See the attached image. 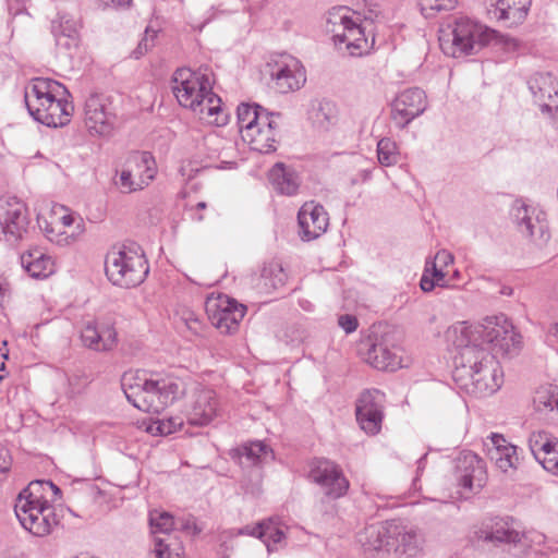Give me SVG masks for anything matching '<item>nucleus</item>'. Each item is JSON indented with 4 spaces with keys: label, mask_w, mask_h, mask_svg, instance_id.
Instances as JSON below:
<instances>
[{
    "label": "nucleus",
    "mask_w": 558,
    "mask_h": 558,
    "mask_svg": "<svg viewBox=\"0 0 558 558\" xmlns=\"http://www.w3.org/2000/svg\"><path fill=\"white\" fill-rule=\"evenodd\" d=\"M172 92L178 102L198 114L201 120L218 126L228 123L229 116L221 107L220 97L213 92L211 73L207 68L178 69L172 76Z\"/></svg>",
    "instance_id": "1"
},
{
    "label": "nucleus",
    "mask_w": 558,
    "mask_h": 558,
    "mask_svg": "<svg viewBox=\"0 0 558 558\" xmlns=\"http://www.w3.org/2000/svg\"><path fill=\"white\" fill-rule=\"evenodd\" d=\"M453 379L468 393L487 397L502 385V369L487 348H456Z\"/></svg>",
    "instance_id": "2"
},
{
    "label": "nucleus",
    "mask_w": 558,
    "mask_h": 558,
    "mask_svg": "<svg viewBox=\"0 0 558 558\" xmlns=\"http://www.w3.org/2000/svg\"><path fill=\"white\" fill-rule=\"evenodd\" d=\"M121 387L128 401L143 412L160 413L185 393V383L172 375L126 372Z\"/></svg>",
    "instance_id": "3"
},
{
    "label": "nucleus",
    "mask_w": 558,
    "mask_h": 558,
    "mask_svg": "<svg viewBox=\"0 0 558 558\" xmlns=\"http://www.w3.org/2000/svg\"><path fill=\"white\" fill-rule=\"evenodd\" d=\"M447 335L456 348H485L484 344H490L493 350L502 355H512L521 343L520 333L504 314L487 316L475 325L459 323L450 328Z\"/></svg>",
    "instance_id": "4"
},
{
    "label": "nucleus",
    "mask_w": 558,
    "mask_h": 558,
    "mask_svg": "<svg viewBox=\"0 0 558 558\" xmlns=\"http://www.w3.org/2000/svg\"><path fill=\"white\" fill-rule=\"evenodd\" d=\"M447 335L456 348H485L484 344H490L493 350L502 355H512L521 343L520 333L504 314L487 316L475 325L459 323L450 328Z\"/></svg>",
    "instance_id": "5"
},
{
    "label": "nucleus",
    "mask_w": 558,
    "mask_h": 558,
    "mask_svg": "<svg viewBox=\"0 0 558 558\" xmlns=\"http://www.w3.org/2000/svg\"><path fill=\"white\" fill-rule=\"evenodd\" d=\"M105 271L110 282L121 288H135L149 274V265L141 245L134 242L113 247L106 256Z\"/></svg>",
    "instance_id": "6"
},
{
    "label": "nucleus",
    "mask_w": 558,
    "mask_h": 558,
    "mask_svg": "<svg viewBox=\"0 0 558 558\" xmlns=\"http://www.w3.org/2000/svg\"><path fill=\"white\" fill-rule=\"evenodd\" d=\"M496 32L469 17L456 19L453 24L439 31L441 51L452 58H461L476 53L492 39Z\"/></svg>",
    "instance_id": "7"
},
{
    "label": "nucleus",
    "mask_w": 558,
    "mask_h": 558,
    "mask_svg": "<svg viewBox=\"0 0 558 558\" xmlns=\"http://www.w3.org/2000/svg\"><path fill=\"white\" fill-rule=\"evenodd\" d=\"M39 483H29L16 497L14 512L26 531L34 536L44 537L58 521L53 507L39 494Z\"/></svg>",
    "instance_id": "8"
},
{
    "label": "nucleus",
    "mask_w": 558,
    "mask_h": 558,
    "mask_svg": "<svg viewBox=\"0 0 558 558\" xmlns=\"http://www.w3.org/2000/svg\"><path fill=\"white\" fill-rule=\"evenodd\" d=\"M29 216L26 205L16 197L0 198V241L14 245L28 233Z\"/></svg>",
    "instance_id": "9"
},
{
    "label": "nucleus",
    "mask_w": 558,
    "mask_h": 558,
    "mask_svg": "<svg viewBox=\"0 0 558 558\" xmlns=\"http://www.w3.org/2000/svg\"><path fill=\"white\" fill-rule=\"evenodd\" d=\"M149 524L154 534V548L151 554L155 558H182V542L170 532L175 527L177 521L166 511H151Z\"/></svg>",
    "instance_id": "10"
},
{
    "label": "nucleus",
    "mask_w": 558,
    "mask_h": 558,
    "mask_svg": "<svg viewBox=\"0 0 558 558\" xmlns=\"http://www.w3.org/2000/svg\"><path fill=\"white\" fill-rule=\"evenodd\" d=\"M511 219L520 233L539 244L550 239L546 214L522 201H514L511 206Z\"/></svg>",
    "instance_id": "11"
},
{
    "label": "nucleus",
    "mask_w": 558,
    "mask_h": 558,
    "mask_svg": "<svg viewBox=\"0 0 558 558\" xmlns=\"http://www.w3.org/2000/svg\"><path fill=\"white\" fill-rule=\"evenodd\" d=\"M308 478L317 484L329 499H339L349 489V481L341 468L328 459L313 460L310 465Z\"/></svg>",
    "instance_id": "12"
},
{
    "label": "nucleus",
    "mask_w": 558,
    "mask_h": 558,
    "mask_svg": "<svg viewBox=\"0 0 558 558\" xmlns=\"http://www.w3.org/2000/svg\"><path fill=\"white\" fill-rule=\"evenodd\" d=\"M116 118L108 97L100 94H92L85 100L84 123L89 134L109 136L114 129Z\"/></svg>",
    "instance_id": "13"
},
{
    "label": "nucleus",
    "mask_w": 558,
    "mask_h": 558,
    "mask_svg": "<svg viewBox=\"0 0 558 558\" xmlns=\"http://www.w3.org/2000/svg\"><path fill=\"white\" fill-rule=\"evenodd\" d=\"M401 348L395 342L393 336L384 333L379 338L369 339L366 362L379 371L395 372L402 367Z\"/></svg>",
    "instance_id": "14"
},
{
    "label": "nucleus",
    "mask_w": 558,
    "mask_h": 558,
    "mask_svg": "<svg viewBox=\"0 0 558 558\" xmlns=\"http://www.w3.org/2000/svg\"><path fill=\"white\" fill-rule=\"evenodd\" d=\"M61 89L62 94L68 95V90L64 86L54 80L46 77L32 80L31 84L25 89L24 100L34 120L37 122L41 120V110L45 109L47 111L48 104L53 97L60 95Z\"/></svg>",
    "instance_id": "15"
},
{
    "label": "nucleus",
    "mask_w": 558,
    "mask_h": 558,
    "mask_svg": "<svg viewBox=\"0 0 558 558\" xmlns=\"http://www.w3.org/2000/svg\"><path fill=\"white\" fill-rule=\"evenodd\" d=\"M427 108L426 95L418 87L401 92L391 104V119L399 129H404Z\"/></svg>",
    "instance_id": "16"
},
{
    "label": "nucleus",
    "mask_w": 558,
    "mask_h": 558,
    "mask_svg": "<svg viewBox=\"0 0 558 558\" xmlns=\"http://www.w3.org/2000/svg\"><path fill=\"white\" fill-rule=\"evenodd\" d=\"M207 312L214 326L222 332L231 333L243 319L246 306L228 295L221 294L216 300L208 301Z\"/></svg>",
    "instance_id": "17"
},
{
    "label": "nucleus",
    "mask_w": 558,
    "mask_h": 558,
    "mask_svg": "<svg viewBox=\"0 0 558 558\" xmlns=\"http://www.w3.org/2000/svg\"><path fill=\"white\" fill-rule=\"evenodd\" d=\"M483 446L487 458L501 472L506 473L519 466L518 447L509 442L504 435L490 433L484 439Z\"/></svg>",
    "instance_id": "18"
},
{
    "label": "nucleus",
    "mask_w": 558,
    "mask_h": 558,
    "mask_svg": "<svg viewBox=\"0 0 558 558\" xmlns=\"http://www.w3.org/2000/svg\"><path fill=\"white\" fill-rule=\"evenodd\" d=\"M477 539L494 544L506 543L518 546L521 544L523 534L515 527L512 518H495L484 522L475 532Z\"/></svg>",
    "instance_id": "19"
},
{
    "label": "nucleus",
    "mask_w": 558,
    "mask_h": 558,
    "mask_svg": "<svg viewBox=\"0 0 558 558\" xmlns=\"http://www.w3.org/2000/svg\"><path fill=\"white\" fill-rule=\"evenodd\" d=\"M298 221L302 240L312 241L327 231L329 216L323 205L306 202L299 210Z\"/></svg>",
    "instance_id": "20"
},
{
    "label": "nucleus",
    "mask_w": 558,
    "mask_h": 558,
    "mask_svg": "<svg viewBox=\"0 0 558 558\" xmlns=\"http://www.w3.org/2000/svg\"><path fill=\"white\" fill-rule=\"evenodd\" d=\"M399 532L395 527V521H386L366 526L359 534V542L365 551H377L391 555V546L393 541L391 536Z\"/></svg>",
    "instance_id": "21"
},
{
    "label": "nucleus",
    "mask_w": 558,
    "mask_h": 558,
    "mask_svg": "<svg viewBox=\"0 0 558 558\" xmlns=\"http://www.w3.org/2000/svg\"><path fill=\"white\" fill-rule=\"evenodd\" d=\"M274 88L280 94L300 89L306 81L305 72L300 62L289 58L287 62L278 63L271 72Z\"/></svg>",
    "instance_id": "22"
},
{
    "label": "nucleus",
    "mask_w": 558,
    "mask_h": 558,
    "mask_svg": "<svg viewBox=\"0 0 558 558\" xmlns=\"http://www.w3.org/2000/svg\"><path fill=\"white\" fill-rule=\"evenodd\" d=\"M457 469L461 472L460 485L470 492L480 490L486 481L485 462L476 453L469 451L458 460Z\"/></svg>",
    "instance_id": "23"
},
{
    "label": "nucleus",
    "mask_w": 558,
    "mask_h": 558,
    "mask_svg": "<svg viewBox=\"0 0 558 558\" xmlns=\"http://www.w3.org/2000/svg\"><path fill=\"white\" fill-rule=\"evenodd\" d=\"M488 14L506 27L517 26L525 20L531 0H489Z\"/></svg>",
    "instance_id": "24"
},
{
    "label": "nucleus",
    "mask_w": 558,
    "mask_h": 558,
    "mask_svg": "<svg viewBox=\"0 0 558 558\" xmlns=\"http://www.w3.org/2000/svg\"><path fill=\"white\" fill-rule=\"evenodd\" d=\"M218 400L216 392L209 388H202L195 392L194 401L187 413V422L195 426H205L218 415Z\"/></svg>",
    "instance_id": "25"
},
{
    "label": "nucleus",
    "mask_w": 558,
    "mask_h": 558,
    "mask_svg": "<svg viewBox=\"0 0 558 558\" xmlns=\"http://www.w3.org/2000/svg\"><path fill=\"white\" fill-rule=\"evenodd\" d=\"M81 339L92 350L107 351L116 345L117 331L110 324L87 322L81 331Z\"/></svg>",
    "instance_id": "26"
},
{
    "label": "nucleus",
    "mask_w": 558,
    "mask_h": 558,
    "mask_svg": "<svg viewBox=\"0 0 558 558\" xmlns=\"http://www.w3.org/2000/svg\"><path fill=\"white\" fill-rule=\"evenodd\" d=\"M51 33L58 47L68 51L78 47L80 23L72 15L58 13L51 21Z\"/></svg>",
    "instance_id": "27"
},
{
    "label": "nucleus",
    "mask_w": 558,
    "mask_h": 558,
    "mask_svg": "<svg viewBox=\"0 0 558 558\" xmlns=\"http://www.w3.org/2000/svg\"><path fill=\"white\" fill-rule=\"evenodd\" d=\"M395 527L399 533L391 536L393 545L388 558H416L422 550L421 536L397 521H395Z\"/></svg>",
    "instance_id": "28"
},
{
    "label": "nucleus",
    "mask_w": 558,
    "mask_h": 558,
    "mask_svg": "<svg viewBox=\"0 0 558 558\" xmlns=\"http://www.w3.org/2000/svg\"><path fill=\"white\" fill-rule=\"evenodd\" d=\"M529 88L543 108L550 109L558 99V82L550 73H536L530 77Z\"/></svg>",
    "instance_id": "29"
},
{
    "label": "nucleus",
    "mask_w": 558,
    "mask_h": 558,
    "mask_svg": "<svg viewBox=\"0 0 558 558\" xmlns=\"http://www.w3.org/2000/svg\"><path fill=\"white\" fill-rule=\"evenodd\" d=\"M268 179L277 193L287 196L295 195L301 185V179L295 169L283 162H277L271 167Z\"/></svg>",
    "instance_id": "30"
},
{
    "label": "nucleus",
    "mask_w": 558,
    "mask_h": 558,
    "mask_svg": "<svg viewBox=\"0 0 558 558\" xmlns=\"http://www.w3.org/2000/svg\"><path fill=\"white\" fill-rule=\"evenodd\" d=\"M126 167L130 168L140 190L147 186L156 177L157 165L149 151H133L126 159Z\"/></svg>",
    "instance_id": "31"
},
{
    "label": "nucleus",
    "mask_w": 558,
    "mask_h": 558,
    "mask_svg": "<svg viewBox=\"0 0 558 558\" xmlns=\"http://www.w3.org/2000/svg\"><path fill=\"white\" fill-rule=\"evenodd\" d=\"M68 95L62 94V89L60 90V95L58 97H53L51 101L48 104L47 111L45 109L41 110V120L39 123L45 124L49 128H59L64 126L71 121V117L74 111V106L72 101L68 100Z\"/></svg>",
    "instance_id": "32"
},
{
    "label": "nucleus",
    "mask_w": 558,
    "mask_h": 558,
    "mask_svg": "<svg viewBox=\"0 0 558 558\" xmlns=\"http://www.w3.org/2000/svg\"><path fill=\"white\" fill-rule=\"evenodd\" d=\"M77 223L74 227V230L71 233H68L59 225H51L50 218L47 213L40 211L37 215V225L39 229L44 232L45 236L52 243H56L60 246L68 245L75 241V239L83 233L84 231V221L82 218H77Z\"/></svg>",
    "instance_id": "33"
},
{
    "label": "nucleus",
    "mask_w": 558,
    "mask_h": 558,
    "mask_svg": "<svg viewBox=\"0 0 558 558\" xmlns=\"http://www.w3.org/2000/svg\"><path fill=\"white\" fill-rule=\"evenodd\" d=\"M280 134V128L269 124V128L251 126L244 131L243 140L247 141L251 149L262 154H269L277 149V142Z\"/></svg>",
    "instance_id": "34"
},
{
    "label": "nucleus",
    "mask_w": 558,
    "mask_h": 558,
    "mask_svg": "<svg viewBox=\"0 0 558 558\" xmlns=\"http://www.w3.org/2000/svg\"><path fill=\"white\" fill-rule=\"evenodd\" d=\"M313 125L320 130H328L338 121V108L331 100H313L308 111Z\"/></svg>",
    "instance_id": "35"
},
{
    "label": "nucleus",
    "mask_w": 558,
    "mask_h": 558,
    "mask_svg": "<svg viewBox=\"0 0 558 558\" xmlns=\"http://www.w3.org/2000/svg\"><path fill=\"white\" fill-rule=\"evenodd\" d=\"M21 264L33 278H46L53 272V262L38 248L23 253Z\"/></svg>",
    "instance_id": "36"
},
{
    "label": "nucleus",
    "mask_w": 558,
    "mask_h": 558,
    "mask_svg": "<svg viewBox=\"0 0 558 558\" xmlns=\"http://www.w3.org/2000/svg\"><path fill=\"white\" fill-rule=\"evenodd\" d=\"M351 19L350 10L347 7L333 8L328 13L327 32L331 34L335 45L340 48Z\"/></svg>",
    "instance_id": "37"
},
{
    "label": "nucleus",
    "mask_w": 558,
    "mask_h": 558,
    "mask_svg": "<svg viewBox=\"0 0 558 558\" xmlns=\"http://www.w3.org/2000/svg\"><path fill=\"white\" fill-rule=\"evenodd\" d=\"M240 463L243 466L259 465L268 457L272 458V450L262 441H252L236 449Z\"/></svg>",
    "instance_id": "38"
},
{
    "label": "nucleus",
    "mask_w": 558,
    "mask_h": 558,
    "mask_svg": "<svg viewBox=\"0 0 558 558\" xmlns=\"http://www.w3.org/2000/svg\"><path fill=\"white\" fill-rule=\"evenodd\" d=\"M287 275L283 268L277 264L271 263L263 267L258 278L257 288L260 292L271 293L272 291L284 286Z\"/></svg>",
    "instance_id": "39"
},
{
    "label": "nucleus",
    "mask_w": 558,
    "mask_h": 558,
    "mask_svg": "<svg viewBox=\"0 0 558 558\" xmlns=\"http://www.w3.org/2000/svg\"><path fill=\"white\" fill-rule=\"evenodd\" d=\"M259 539L266 545L268 551L277 550V545L284 538V532L277 520L270 518L259 522Z\"/></svg>",
    "instance_id": "40"
},
{
    "label": "nucleus",
    "mask_w": 558,
    "mask_h": 558,
    "mask_svg": "<svg viewBox=\"0 0 558 558\" xmlns=\"http://www.w3.org/2000/svg\"><path fill=\"white\" fill-rule=\"evenodd\" d=\"M342 45L345 46V49L349 50L351 54H361L363 50L367 48V39L365 37L364 29L353 19L349 22V27Z\"/></svg>",
    "instance_id": "41"
},
{
    "label": "nucleus",
    "mask_w": 558,
    "mask_h": 558,
    "mask_svg": "<svg viewBox=\"0 0 558 558\" xmlns=\"http://www.w3.org/2000/svg\"><path fill=\"white\" fill-rule=\"evenodd\" d=\"M385 393L378 389H367L361 393L355 410L384 412Z\"/></svg>",
    "instance_id": "42"
},
{
    "label": "nucleus",
    "mask_w": 558,
    "mask_h": 558,
    "mask_svg": "<svg viewBox=\"0 0 558 558\" xmlns=\"http://www.w3.org/2000/svg\"><path fill=\"white\" fill-rule=\"evenodd\" d=\"M355 415L361 428L366 434L376 435L379 433L384 418V412L355 410Z\"/></svg>",
    "instance_id": "43"
},
{
    "label": "nucleus",
    "mask_w": 558,
    "mask_h": 558,
    "mask_svg": "<svg viewBox=\"0 0 558 558\" xmlns=\"http://www.w3.org/2000/svg\"><path fill=\"white\" fill-rule=\"evenodd\" d=\"M260 106L259 105H248V104H241L238 107L236 114H238V123L240 125V131L242 133V136L244 135V131H248L251 126H255L258 122V111Z\"/></svg>",
    "instance_id": "44"
},
{
    "label": "nucleus",
    "mask_w": 558,
    "mask_h": 558,
    "mask_svg": "<svg viewBox=\"0 0 558 558\" xmlns=\"http://www.w3.org/2000/svg\"><path fill=\"white\" fill-rule=\"evenodd\" d=\"M377 157L380 165L389 167L398 162L397 145L388 137L381 138L377 144Z\"/></svg>",
    "instance_id": "45"
},
{
    "label": "nucleus",
    "mask_w": 558,
    "mask_h": 558,
    "mask_svg": "<svg viewBox=\"0 0 558 558\" xmlns=\"http://www.w3.org/2000/svg\"><path fill=\"white\" fill-rule=\"evenodd\" d=\"M456 4L457 0H420L421 12L427 19L442 11H450Z\"/></svg>",
    "instance_id": "46"
},
{
    "label": "nucleus",
    "mask_w": 558,
    "mask_h": 558,
    "mask_svg": "<svg viewBox=\"0 0 558 558\" xmlns=\"http://www.w3.org/2000/svg\"><path fill=\"white\" fill-rule=\"evenodd\" d=\"M536 410L549 414V420L558 423V397L547 393H541L534 400Z\"/></svg>",
    "instance_id": "47"
},
{
    "label": "nucleus",
    "mask_w": 558,
    "mask_h": 558,
    "mask_svg": "<svg viewBox=\"0 0 558 558\" xmlns=\"http://www.w3.org/2000/svg\"><path fill=\"white\" fill-rule=\"evenodd\" d=\"M47 214L49 215L51 225H59L64 230L65 228L72 227L76 220L75 217L69 213L66 207L59 204L52 205Z\"/></svg>",
    "instance_id": "48"
},
{
    "label": "nucleus",
    "mask_w": 558,
    "mask_h": 558,
    "mask_svg": "<svg viewBox=\"0 0 558 558\" xmlns=\"http://www.w3.org/2000/svg\"><path fill=\"white\" fill-rule=\"evenodd\" d=\"M116 184L126 193L140 190V184L136 183V180L134 179L130 168L126 167V165L121 171L119 180L116 182Z\"/></svg>",
    "instance_id": "49"
},
{
    "label": "nucleus",
    "mask_w": 558,
    "mask_h": 558,
    "mask_svg": "<svg viewBox=\"0 0 558 558\" xmlns=\"http://www.w3.org/2000/svg\"><path fill=\"white\" fill-rule=\"evenodd\" d=\"M281 118V113L269 112L267 109L260 106L258 111V122L256 123V126L269 128V124H272L275 128H280Z\"/></svg>",
    "instance_id": "50"
},
{
    "label": "nucleus",
    "mask_w": 558,
    "mask_h": 558,
    "mask_svg": "<svg viewBox=\"0 0 558 558\" xmlns=\"http://www.w3.org/2000/svg\"><path fill=\"white\" fill-rule=\"evenodd\" d=\"M547 434L546 432L539 430L532 433L529 437L530 450L537 461L542 458V445L544 440H546Z\"/></svg>",
    "instance_id": "51"
},
{
    "label": "nucleus",
    "mask_w": 558,
    "mask_h": 558,
    "mask_svg": "<svg viewBox=\"0 0 558 558\" xmlns=\"http://www.w3.org/2000/svg\"><path fill=\"white\" fill-rule=\"evenodd\" d=\"M538 462L546 471L558 475V448H554L548 456L542 457Z\"/></svg>",
    "instance_id": "52"
},
{
    "label": "nucleus",
    "mask_w": 558,
    "mask_h": 558,
    "mask_svg": "<svg viewBox=\"0 0 558 558\" xmlns=\"http://www.w3.org/2000/svg\"><path fill=\"white\" fill-rule=\"evenodd\" d=\"M185 326L194 333L201 335L204 329V324L199 317L193 312H186L183 316Z\"/></svg>",
    "instance_id": "53"
},
{
    "label": "nucleus",
    "mask_w": 558,
    "mask_h": 558,
    "mask_svg": "<svg viewBox=\"0 0 558 558\" xmlns=\"http://www.w3.org/2000/svg\"><path fill=\"white\" fill-rule=\"evenodd\" d=\"M428 268L430 272V278H433L437 286L439 287H448L449 283L446 281V274L442 270V267L438 266L436 262H427Z\"/></svg>",
    "instance_id": "54"
},
{
    "label": "nucleus",
    "mask_w": 558,
    "mask_h": 558,
    "mask_svg": "<svg viewBox=\"0 0 558 558\" xmlns=\"http://www.w3.org/2000/svg\"><path fill=\"white\" fill-rule=\"evenodd\" d=\"M338 324L347 333L356 330L359 325L356 317L350 314L340 315L338 318Z\"/></svg>",
    "instance_id": "55"
},
{
    "label": "nucleus",
    "mask_w": 558,
    "mask_h": 558,
    "mask_svg": "<svg viewBox=\"0 0 558 558\" xmlns=\"http://www.w3.org/2000/svg\"><path fill=\"white\" fill-rule=\"evenodd\" d=\"M12 457L10 451L3 445H0V473H5L11 469Z\"/></svg>",
    "instance_id": "56"
},
{
    "label": "nucleus",
    "mask_w": 558,
    "mask_h": 558,
    "mask_svg": "<svg viewBox=\"0 0 558 558\" xmlns=\"http://www.w3.org/2000/svg\"><path fill=\"white\" fill-rule=\"evenodd\" d=\"M175 529H179V530L185 531L187 533H192V534H197L201 532V530L197 529L196 523L193 518L178 520Z\"/></svg>",
    "instance_id": "57"
},
{
    "label": "nucleus",
    "mask_w": 558,
    "mask_h": 558,
    "mask_svg": "<svg viewBox=\"0 0 558 558\" xmlns=\"http://www.w3.org/2000/svg\"><path fill=\"white\" fill-rule=\"evenodd\" d=\"M147 36H148V29L145 31V37L138 43L137 47L132 51V57L134 59H140L153 46V44H149Z\"/></svg>",
    "instance_id": "58"
},
{
    "label": "nucleus",
    "mask_w": 558,
    "mask_h": 558,
    "mask_svg": "<svg viewBox=\"0 0 558 558\" xmlns=\"http://www.w3.org/2000/svg\"><path fill=\"white\" fill-rule=\"evenodd\" d=\"M429 268L428 263H426L424 274L421 278L420 287L424 292H430L435 286H437V282L429 277Z\"/></svg>",
    "instance_id": "59"
},
{
    "label": "nucleus",
    "mask_w": 558,
    "mask_h": 558,
    "mask_svg": "<svg viewBox=\"0 0 558 558\" xmlns=\"http://www.w3.org/2000/svg\"><path fill=\"white\" fill-rule=\"evenodd\" d=\"M433 262H436V264L440 267L448 266L449 264L453 263V256L448 251L441 250L437 252L435 259Z\"/></svg>",
    "instance_id": "60"
},
{
    "label": "nucleus",
    "mask_w": 558,
    "mask_h": 558,
    "mask_svg": "<svg viewBox=\"0 0 558 558\" xmlns=\"http://www.w3.org/2000/svg\"><path fill=\"white\" fill-rule=\"evenodd\" d=\"M558 448V439L551 437L549 434L546 436V440H544L542 445V457L548 456V453L554 449Z\"/></svg>",
    "instance_id": "61"
},
{
    "label": "nucleus",
    "mask_w": 558,
    "mask_h": 558,
    "mask_svg": "<svg viewBox=\"0 0 558 558\" xmlns=\"http://www.w3.org/2000/svg\"><path fill=\"white\" fill-rule=\"evenodd\" d=\"M369 178H371V171L368 169H362L350 179V183H351V185H356L359 183H364V182L368 181Z\"/></svg>",
    "instance_id": "62"
},
{
    "label": "nucleus",
    "mask_w": 558,
    "mask_h": 558,
    "mask_svg": "<svg viewBox=\"0 0 558 558\" xmlns=\"http://www.w3.org/2000/svg\"><path fill=\"white\" fill-rule=\"evenodd\" d=\"M259 531H262V529H259V523H257L255 526L246 525L242 529H239L238 534L250 535L259 538Z\"/></svg>",
    "instance_id": "63"
},
{
    "label": "nucleus",
    "mask_w": 558,
    "mask_h": 558,
    "mask_svg": "<svg viewBox=\"0 0 558 558\" xmlns=\"http://www.w3.org/2000/svg\"><path fill=\"white\" fill-rule=\"evenodd\" d=\"M34 483H39L40 484L39 492L41 489H44L45 487H47V488L51 489L54 494H60L61 493L60 488L56 484L50 482V481H35Z\"/></svg>",
    "instance_id": "64"
}]
</instances>
